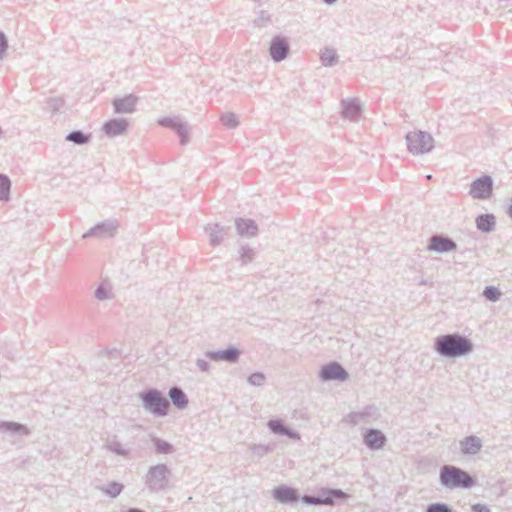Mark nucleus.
I'll return each mask as SVG.
<instances>
[{
  "mask_svg": "<svg viewBox=\"0 0 512 512\" xmlns=\"http://www.w3.org/2000/svg\"><path fill=\"white\" fill-rule=\"evenodd\" d=\"M300 500L307 505H325V503L330 502V499L324 498L322 490L319 495H304L300 497Z\"/></svg>",
  "mask_w": 512,
  "mask_h": 512,
  "instance_id": "obj_30",
  "label": "nucleus"
},
{
  "mask_svg": "<svg viewBox=\"0 0 512 512\" xmlns=\"http://www.w3.org/2000/svg\"><path fill=\"white\" fill-rule=\"evenodd\" d=\"M290 52L289 42L286 37L277 35L270 42L269 54L274 62H281L287 58Z\"/></svg>",
  "mask_w": 512,
  "mask_h": 512,
  "instance_id": "obj_10",
  "label": "nucleus"
},
{
  "mask_svg": "<svg viewBox=\"0 0 512 512\" xmlns=\"http://www.w3.org/2000/svg\"><path fill=\"white\" fill-rule=\"evenodd\" d=\"M8 49V39L3 31H0V60L3 59Z\"/></svg>",
  "mask_w": 512,
  "mask_h": 512,
  "instance_id": "obj_41",
  "label": "nucleus"
},
{
  "mask_svg": "<svg viewBox=\"0 0 512 512\" xmlns=\"http://www.w3.org/2000/svg\"><path fill=\"white\" fill-rule=\"evenodd\" d=\"M65 140L76 145H84L90 142L91 134L84 133L81 130H74L66 135Z\"/></svg>",
  "mask_w": 512,
  "mask_h": 512,
  "instance_id": "obj_27",
  "label": "nucleus"
},
{
  "mask_svg": "<svg viewBox=\"0 0 512 512\" xmlns=\"http://www.w3.org/2000/svg\"><path fill=\"white\" fill-rule=\"evenodd\" d=\"M439 482L449 490L470 489L476 484V480L468 472L453 465H443L440 468Z\"/></svg>",
  "mask_w": 512,
  "mask_h": 512,
  "instance_id": "obj_3",
  "label": "nucleus"
},
{
  "mask_svg": "<svg viewBox=\"0 0 512 512\" xmlns=\"http://www.w3.org/2000/svg\"><path fill=\"white\" fill-rule=\"evenodd\" d=\"M427 284H428V281H427V280H424V279H423V280H421V281H420V285H427Z\"/></svg>",
  "mask_w": 512,
  "mask_h": 512,
  "instance_id": "obj_49",
  "label": "nucleus"
},
{
  "mask_svg": "<svg viewBox=\"0 0 512 512\" xmlns=\"http://www.w3.org/2000/svg\"><path fill=\"white\" fill-rule=\"evenodd\" d=\"M241 355V351L234 346H229L224 350L206 351L205 357L211 361H225L228 363H236Z\"/></svg>",
  "mask_w": 512,
  "mask_h": 512,
  "instance_id": "obj_12",
  "label": "nucleus"
},
{
  "mask_svg": "<svg viewBox=\"0 0 512 512\" xmlns=\"http://www.w3.org/2000/svg\"><path fill=\"white\" fill-rule=\"evenodd\" d=\"M425 512H454L453 509L446 503L443 502H435L429 504Z\"/></svg>",
  "mask_w": 512,
  "mask_h": 512,
  "instance_id": "obj_36",
  "label": "nucleus"
},
{
  "mask_svg": "<svg viewBox=\"0 0 512 512\" xmlns=\"http://www.w3.org/2000/svg\"><path fill=\"white\" fill-rule=\"evenodd\" d=\"M239 260L241 261L242 265H246L248 263H251L254 259L255 252L252 248H250L248 245H243L240 247L239 250Z\"/></svg>",
  "mask_w": 512,
  "mask_h": 512,
  "instance_id": "obj_32",
  "label": "nucleus"
},
{
  "mask_svg": "<svg viewBox=\"0 0 512 512\" xmlns=\"http://www.w3.org/2000/svg\"><path fill=\"white\" fill-rule=\"evenodd\" d=\"M157 123L165 128L174 130L179 139L181 145H186L189 142V127L188 124L182 122L177 117H162L158 119Z\"/></svg>",
  "mask_w": 512,
  "mask_h": 512,
  "instance_id": "obj_7",
  "label": "nucleus"
},
{
  "mask_svg": "<svg viewBox=\"0 0 512 512\" xmlns=\"http://www.w3.org/2000/svg\"><path fill=\"white\" fill-rule=\"evenodd\" d=\"M97 488L109 497L116 498L123 491L124 485L116 481H111L107 485L99 486Z\"/></svg>",
  "mask_w": 512,
  "mask_h": 512,
  "instance_id": "obj_28",
  "label": "nucleus"
},
{
  "mask_svg": "<svg viewBox=\"0 0 512 512\" xmlns=\"http://www.w3.org/2000/svg\"><path fill=\"white\" fill-rule=\"evenodd\" d=\"M94 295L95 298L100 301L107 300L111 297L110 290L103 283L96 288Z\"/></svg>",
  "mask_w": 512,
  "mask_h": 512,
  "instance_id": "obj_39",
  "label": "nucleus"
},
{
  "mask_svg": "<svg viewBox=\"0 0 512 512\" xmlns=\"http://www.w3.org/2000/svg\"><path fill=\"white\" fill-rule=\"evenodd\" d=\"M138 97L134 94H128L124 97H115L112 100L114 113L131 114L136 111Z\"/></svg>",
  "mask_w": 512,
  "mask_h": 512,
  "instance_id": "obj_13",
  "label": "nucleus"
},
{
  "mask_svg": "<svg viewBox=\"0 0 512 512\" xmlns=\"http://www.w3.org/2000/svg\"><path fill=\"white\" fill-rule=\"evenodd\" d=\"M272 497L281 504H295L300 500L297 489L287 486H276L272 492Z\"/></svg>",
  "mask_w": 512,
  "mask_h": 512,
  "instance_id": "obj_11",
  "label": "nucleus"
},
{
  "mask_svg": "<svg viewBox=\"0 0 512 512\" xmlns=\"http://www.w3.org/2000/svg\"><path fill=\"white\" fill-rule=\"evenodd\" d=\"M0 431L9 432L11 434H23V435H29V429L17 422L12 421H1L0 422Z\"/></svg>",
  "mask_w": 512,
  "mask_h": 512,
  "instance_id": "obj_25",
  "label": "nucleus"
},
{
  "mask_svg": "<svg viewBox=\"0 0 512 512\" xmlns=\"http://www.w3.org/2000/svg\"><path fill=\"white\" fill-rule=\"evenodd\" d=\"M152 442L155 447V451L158 454H172L175 451V448L171 443L158 437H153Z\"/></svg>",
  "mask_w": 512,
  "mask_h": 512,
  "instance_id": "obj_29",
  "label": "nucleus"
},
{
  "mask_svg": "<svg viewBox=\"0 0 512 512\" xmlns=\"http://www.w3.org/2000/svg\"><path fill=\"white\" fill-rule=\"evenodd\" d=\"M476 227L484 233L492 232L495 229L496 219L493 214H480L476 217Z\"/></svg>",
  "mask_w": 512,
  "mask_h": 512,
  "instance_id": "obj_23",
  "label": "nucleus"
},
{
  "mask_svg": "<svg viewBox=\"0 0 512 512\" xmlns=\"http://www.w3.org/2000/svg\"><path fill=\"white\" fill-rule=\"evenodd\" d=\"M267 426L270 431L276 435L287 436L293 440L300 439L299 433L288 427L281 419L269 420Z\"/></svg>",
  "mask_w": 512,
  "mask_h": 512,
  "instance_id": "obj_18",
  "label": "nucleus"
},
{
  "mask_svg": "<svg viewBox=\"0 0 512 512\" xmlns=\"http://www.w3.org/2000/svg\"><path fill=\"white\" fill-rule=\"evenodd\" d=\"M139 399L145 412L154 417H165L169 413L170 402L164 394L156 388H148L139 393Z\"/></svg>",
  "mask_w": 512,
  "mask_h": 512,
  "instance_id": "obj_4",
  "label": "nucleus"
},
{
  "mask_svg": "<svg viewBox=\"0 0 512 512\" xmlns=\"http://www.w3.org/2000/svg\"><path fill=\"white\" fill-rule=\"evenodd\" d=\"M341 108L342 118L348 119L350 121H357L362 111L359 100L356 98L342 100Z\"/></svg>",
  "mask_w": 512,
  "mask_h": 512,
  "instance_id": "obj_15",
  "label": "nucleus"
},
{
  "mask_svg": "<svg viewBox=\"0 0 512 512\" xmlns=\"http://www.w3.org/2000/svg\"><path fill=\"white\" fill-rule=\"evenodd\" d=\"M387 438L385 434L374 428L367 429L363 435L364 444L371 450L382 449L386 444Z\"/></svg>",
  "mask_w": 512,
  "mask_h": 512,
  "instance_id": "obj_14",
  "label": "nucleus"
},
{
  "mask_svg": "<svg viewBox=\"0 0 512 512\" xmlns=\"http://www.w3.org/2000/svg\"><path fill=\"white\" fill-rule=\"evenodd\" d=\"M11 181L8 176L0 174V201L9 199Z\"/></svg>",
  "mask_w": 512,
  "mask_h": 512,
  "instance_id": "obj_31",
  "label": "nucleus"
},
{
  "mask_svg": "<svg viewBox=\"0 0 512 512\" xmlns=\"http://www.w3.org/2000/svg\"><path fill=\"white\" fill-rule=\"evenodd\" d=\"M266 380L265 375L262 372H254L249 375L248 383L252 386L260 387L264 385Z\"/></svg>",
  "mask_w": 512,
  "mask_h": 512,
  "instance_id": "obj_38",
  "label": "nucleus"
},
{
  "mask_svg": "<svg viewBox=\"0 0 512 512\" xmlns=\"http://www.w3.org/2000/svg\"><path fill=\"white\" fill-rule=\"evenodd\" d=\"M220 120L223 123V125L230 129H234L239 125V121L236 114L232 112L222 114Z\"/></svg>",
  "mask_w": 512,
  "mask_h": 512,
  "instance_id": "obj_33",
  "label": "nucleus"
},
{
  "mask_svg": "<svg viewBox=\"0 0 512 512\" xmlns=\"http://www.w3.org/2000/svg\"><path fill=\"white\" fill-rule=\"evenodd\" d=\"M483 296L492 302H496L501 297V291L495 286H486L483 290Z\"/></svg>",
  "mask_w": 512,
  "mask_h": 512,
  "instance_id": "obj_35",
  "label": "nucleus"
},
{
  "mask_svg": "<svg viewBox=\"0 0 512 512\" xmlns=\"http://www.w3.org/2000/svg\"><path fill=\"white\" fill-rule=\"evenodd\" d=\"M323 497L330 499V502L325 505H335L338 501H344L349 498V495L341 489L326 488L322 489Z\"/></svg>",
  "mask_w": 512,
  "mask_h": 512,
  "instance_id": "obj_24",
  "label": "nucleus"
},
{
  "mask_svg": "<svg viewBox=\"0 0 512 512\" xmlns=\"http://www.w3.org/2000/svg\"><path fill=\"white\" fill-rule=\"evenodd\" d=\"M270 22V15L266 11L262 10L260 11L259 16L254 20V25L257 27H265Z\"/></svg>",
  "mask_w": 512,
  "mask_h": 512,
  "instance_id": "obj_40",
  "label": "nucleus"
},
{
  "mask_svg": "<svg viewBox=\"0 0 512 512\" xmlns=\"http://www.w3.org/2000/svg\"><path fill=\"white\" fill-rule=\"evenodd\" d=\"M129 126L124 118H114L104 123L102 130L108 137L123 135Z\"/></svg>",
  "mask_w": 512,
  "mask_h": 512,
  "instance_id": "obj_17",
  "label": "nucleus"
},
{
  "mask_svg": "<svg viewBox=\"0 0 512 512\" xmlns=\"http://www.w3.org/2000/svg\"><path fill=\"white\" fill-rule=\"evenodd\" d=\"M235 226L238 234L241 236L254 237L258 233V225L252 219L237 218Z\"/></svg>",
  "mask_w": 512,
  "mask_h": 512,
  "instance_id": "obj_21",
  "label": "nucleus"
},
{
  "mask_svg": "<svg viewBox=\"0 0 512 512\" xmlns=\"http://www.w3.org/2000/svg\"><path fill=\"white\" fill-rule=\"evenodd\" d=\"M117 226L113 221L101 222L90 228L86 233L83 234V238L88 237H99L106 238L112 237L116 232Z\"/></svg>",
  "mask_w": 512,
  "mask_h": 512,
  "instance_id": "obj_16",
  "label": "nucleus"
},
{
  "mask_svg": "<svg viewBox=\"0 0 512 512\" xmlns=\"http://www.w3.org/2000/svg\"><path fill=\"white\" fill-rule=\"evenodd\" d=\"M457 243L450 237L435 234L429 238L427 249L436 253H448L457 250Z\"/></svg>",
  "mask_w": 512,
  "mask_h": 512,
  "instance_id": "obj_9",
  "label": "nucleus"
},
{
  "mask_svg": "<svg viewBox=\"0 0 512 512\" xmlns=\"http://www.w3.org/2000/svg\"><path fill=\"white\" fill-rule=\"evenodd\" d=\"M322 381H346L349 379V373L338 362H330L323 365L319 372Z\"/></svg>",
  "mask_w": 512,
  "mask_h": 512,
  "instance_id": "obj_8",
  "label": "nucleus"
},
{
  "mask_svg": "<svg viewBox=\"0 0 512 512\" xmlns=\"http://www.w3.org/2000/svg\"><path fill=\"white\" fill-rule=\"evenodd\" d=\"M375 411V408L373 406H367L363 411L360 413L362 414V418L371 416L373 412Z\"/></svg>",
  "mask_w": 512,
  "mask_h": 512,
  "instance_id": "obj_46",
  "label": "nucleus"
},
{
  "mask_svg": "<svg viewBox=\"0 0 512 512\" xmlns=\"http://www.w3.org/2000/svg\"><path fill=\"white\" fill-rule=\"evenodd\" d=\"M349 420L353 424H358L362 418V414L360 412H352L348 415Z\"/></svg>",
  "mask_w": 512,
  "mask_h": 512,
  "instance_id": "obj_45",
  "label": "nucleus"
},
{
  "mask_svg": "<svg viewBox=\"0 0 512 512\" xmlns=\"http://www.w3.org/2000/svg\"><path fill=\"white\" fill-rule=\"evenodd\" d=\"M493 179L489 175H483L470 184L469 195L473 199L486 200L492 196Z\"/></svg>",
  "mask_w": 512,
  "mask_h": 512,
  "instance_id": "obj_6",
  "label": "nucleus"
},
{
  "mask_svg": "<svg viewBox=\"0 0 512 512\" xmlns=\"http://www.w3.org/2000/svg\"><path fill=\"white\" fill-rule=\"evenodd\" d=\"M251 449L252 452L258 457H263L269 452V447L261 444L253 445Z\"/></svg>",
  "mask_w": 512,
  "mask_h": 512,
  "instance_id": "obj_42",
  "label": "nucleus"
},
{
  "mask_svg": "<svg viewBox=\"0 0 512 512\" xmlns=\"http://www.w3.org/2000/svg\"><path fill=\"white\" fill-rule=\"evenodd\" d=\"M507 213L512 218V198L509 200V205H508Z\"/></svg>",
  "mask_w": 512,
  "mask_h": 512,
  "instance_id": "obj_47",
  "label": "nucleus"
},
{
  "mask_svg": "<svg viewBox=\"0 0 512 512\" xmlns=\"http://www.w3.org/2000/svg\"><path fill=\"white\" fill-rule=\"evenodd\" d=\"M337 0H323L324 3L328 4V5H332L336 2Z\"/></svg>",
  "mask_w": 512,
  "mask_h": 512,
  "instance_id": "obj_48",
  "label": "nucleus"
},
{
  "mask_svg": "<svg viewBox=\"0 0 512 512\" xmlns=\"http://www.w3.org/2000/svg\"><path fill=\"white\" fill-rule=\"evenodd\" d=\"M405 139L407 150L413 155L425 154L434 148V138L422 130L408 132Z\"/></svg>",
  "mask_w": 512,
  "mask_h": 512,
  "instance_id": "obj_5",
  "label": "nucleus"
},
{
  "mask_svg": "<svg viewBox=\"0 0 512 512\" xmlns=\"http://www.w3.org/2000/svg\"><path fill=\"white\" fill-rule=\"evenodd\" d=\"M229 228H225L218 223L208 224L205 226V231L209 235V244L213 247L218 246L224 240Z\"/></svg>",
  "mask_w": 512,
  "mask_h": 512,
  "instance_id": "obj_20",
  "label": "nucleus"
},
{
  "mask_svg": "<svg viewBox=\"0 0 512 512\" xmlns=\"http://www.w3.org/2000/svg\"><path fill=\"white\" fill-rule=\"evenodd\" d=\"M196 365L201 372L208 373L211 368L210 363L206 359H202V358H198L196 360Z\"/></svg>",
  "mask_w": 512,
  "mask_h": 512,
  "instance_id": "obj_43",
  "label": "nucleus"
},
{
  "mask_svg": "<svg viewBox=\"0 0 512 512\" xmlns=\"http://www.w3.org/2000/svg\"><path fill=\"white\" fill-rule=\"evenodd\" d=\"M459 444L462 454L469 456L478 454L483 446L482 440L475 435H470L463 438Z\"/></svg>",
  "mask_w": 512,
  "mask_h": 512,
  "instance_id": "obj_19",
  "label": "nucleus"
},
{
  "mask_svg": "<svg viewBox=\"0 0 512 512\" xmlns=\"http://www.w3.org/2000/svg\"><path fill=\"white\" fill-rule=\"evenodd\" d=\"M108 449L119 455V456H123V457H127L128 454H129V450L127 448H125L119 441L117 440H112L108 443L107 445Z\"/></svg>",
  "mask_w": 512,
  "mask_h": 512,
  "instance_id": "obj_34",
  "label": "nucleus"
},
{
  "mask_svg": "<svg viewBox=\"0 0 512 512\" xmlns=\"http://www.w3.org/2000/svg\"><path fill=\"white\" fill-rule=\"evenodd\" d=\"M473 342L459 333H449L435 338L434 350L445 358H459L470 354Z\"/></svg>",
  "mask_w": 512,
  "mask_h": 512,
  "instance_id": "obj_1",
  "label": "nucleus"
},
{
  "mask_svg": "<svg viewBox=\"0 0 512 512\" xmlns=\"http://www.w3.org/2000/svg\"><path fill=\"white\" fill-rule=\"evenodd\" d=\"M171 477V469L165 463H158L148 468L143 482L150 493H161L173 487Z\"/></svg>",
  "mask_w": 512,
  "mask_h": 512,
  "instance_id": "obj_2",
  "label": "nucleus"
},
{
  "mask_svg": "<svg viewBox=\"0 0 512 512\" xmlns=\"http://www.w3.org/2000/svg\"><path fill=\"white\" fill-rule=\"evenodd\" d=\"M320 60L323 66L332 67L338 63L339 56L336 49L326 47L320 52Z\"/></svg>",
  "mask_w": 512,
  "mask_h": 512,
  "instance_id": "obj_26",
  "label": "nucleus"
},
{
  "mask_svg": "<svg viewBox=\"0 0 512 512\" xmlns=\"http://www.w3.org/2000/svg\"><path fill=\"white\" fill-rule=\"evenodd\" d=\"M3 131H2V128L0 127V136L2 135Z\"/></svg>",
  "mask_w": 512,
  "mask_h": 512,
  "instance_id": "obj_50",
  "label": "nucleus"
},
{
  "mask_svg": "<svg viewBox=\"0 0 512 512\" xmlns=\"http://www.w3.org/2000/svg\"><path fill=\"white\" fill-rule=\"evenodd\" d=\"M48 108L53 112H58L65 104V100L62 97H51L47 101Z\"/></svg>",
  "mask_w": 512,
  "mask_h": 512,
  "instance_id": "obj_37",
  "label": "nucleus"
},
{
  "mask_svg": "<svg viewBox=\"0 0 512 512\" xmlns=\"http://www.w3.org/2000/svg\"><path fill=\"white\" fill-rule=\"evenodd\" d=\"M471 510L472 512H491L488 506L481 503L472 505Z\"/></svg>",
  "mask_w": 512,
  "mask_h": 512,
  "instance_id": "obj_44",
  "label": "nucleus"
},
{
  "mask_svg": "<svg viewBox=\"0 0 512 512\" xmlns=\"http://www.w3.org/2000/svg\"><path fill=\"white\" fill-rule=\"evenodd\" d=\"M168 396L172 404L179 410H184L189 404L186 393L178 386L169 389Z\"/></svg>",
  "mask_w": 512,
  "mask_h": 512,
  "instance_id": "obj_22",
  "label": "nucleus"
}]
</instances>
